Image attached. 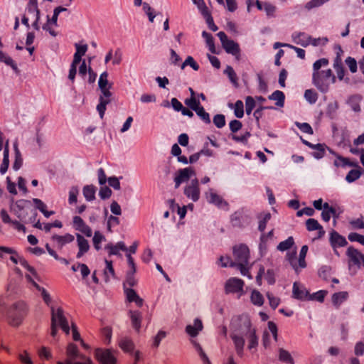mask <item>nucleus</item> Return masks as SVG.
I'll return each instance as SVG.
<instances>
[{
	"instance_id": "10",
	"label": "nucleus",
	"mask_w": 364,
	"mask_h": 364,
	"mask_svg": "<svg viewBox=\"0 0 364 364\" xmlns=\"http://www.w3.org/2000/svg\"><path fill=\"white\" fill-rule=\"evenodd\" d=\"M234 262L236 264H247L250 250L246 245L241 244L233 247Z\"/></svg>"
},
{
	"instance_id": "3",
	"label": "nucleus",
	"mask_w": 364,
	"mask_h": 364,
	"mask_svg": "<svg viewBox=\"0 0 364 364\" xmlns=\"http://www.w3.org/2000/svg\"><path fill=\"white\" fill-rule=\"evenodd\" d=\"M108 74L107 72H104L101 74L99 79V87L101 90V95L99 98V104L97 106V110L99 112L100 117L101 119L104 117L106 106L111 102L112 92L109 91V88L111 86L109 85L107 87L108 80H107Z\"/></svg>"
},
{
	"instance_id": "53",
	"label": "nucleus",
	"mask_w": 364,
	"mask_h": 364,
	"mask_svg": "<svg viewBox=\"0 0 364 364\" xmlns=\"http://www.w3.org/2000/svg\"><path fill=\"white\" fill-rule=\"evenodd\" d=\"M185 104L193 111L201 106L199 100L196 97L186 99Z\"/></svg>"
},
{
	"instance_id": "21",
	"label": "nucleus",
	"mask_w": 364,
	"mask_h": 364,
	"mask_svg": "<svg viewBox=\"0 0 364 364\" xmlns=\"http://www.w3.org/2000/svg\"><path fill=\"white\" fill-rule=\"evenodd\" d=\"M244 335L237 334L236 333H231L230 338H232L235 350L238 355L242 356L243 354V349L245 346Z\"/></svg>"
},
{
	"instance_id": "46",
	"label": "nucleus",
	"mask_w": 364,
	"mask_h": 364,
	"mask_svg": "<svg viewBox=\"0 0 364 364\" xmlns=\"http://www.w3.org/2000/svg\"><path fill=\"white\" fill-rule=\"evenodd\" d=\"M326 148V146L323 144H314V147L312 148L315 150L312 154L313 156L316 159H321L325 154Z\"/></svg>"
},
{
	"instance_id": "2",
	"label": "nucleus",
	"mask_w": 364,
	"mask_h": 364,
	"mask_svg": "<svg viewBox=\"0 0 364 364\" xmlns=\"http://www.w3.org/2000/svg\"><path fill=\"white\" fill-rule=\"evenodd\" d=\"M328 65V60L326 58H321L313 65V84L323 93L327 92L330 85L336 82V77L331 69L321 70V67H326Z\"/></svg>"
},
{
	"instance_id": "30",
	"label": "nucleus",
	"mask_w": 364,
	"mask_h": 364,
	"mask_svg": "<svg viewBox=\"0 0 364 364\" xmlns=\"http://www.w3.org/2000/svg\"><path fill=\"white\" fill-rule=\"evenodd\" d=\"M348 298V293L347 291H340L335 293L332 296V303L338 308L342 303L346 301Z\"/></svg>"
},
{
	"instance_id": "36",
	"label": "nucleus",
	"mask_w": 364,
	"mask_h": 364,
	"mask_svg": "<svg viewBox=\"0 0 364 364\" xmlns=\"http://www.w3.org/2000/svg\"><path fill=\"white\" fill-rule=\"evenodd\" d=\"M119 346L126 353H132L134 348L133 341L128 338H123L119 341Z\"/></svg>"
},
{
	"instance_id": "59",
	"label": "nucleus",
	"mask_w": 364,
	"mask_h": 364,
	"mask_svg": "<svg viewBox=\"0 0 364 364\" xmlns=\"http://www.w3.org/2000/svg\"><path fill=\"white\" fill-rule=\"evenodd\" d=\"M235 115L237 118H242L244 115V105L241 100H237L235 104Z\"/></svg>"
},
{
	"instance_id": "22",
	"label": "nucleus",
	"mask_w": 364,
	"mask_h": 364,
	"mask_svg": "<svg viewBox=\"0 0 364 364\" xmlns=\"http://www.w3.org/2000/svg\"><path fill=\"white\" fill-rule=\"evenodd\" d=\"M77 246L79 251L77 254V258H80L90 250L88 241L80 234L76 235Z\"/></svg>"
},
{
	"instance_id": "32",
	"label": "nucleus",
	"mask_w": 364,
	"mask_h": 364,
	"mask_svg": "<svg viewBox=\"0 0 364 364\" xmlns=\"http://www.w3.org/2000/svg\"><path fill=\"white\" fill-rule=\"evenodd\" d=\"M268 98L270 100L276 101L275 105L278 107H282L284 105L285 95L283 92L280 90L274 91L272 95H270Z\"/></svg>"
},
{
	"instance_id": "6",
	"label": "nucleus",
	"mask_w": 364,
	"mask_h": 364,
	"mask_svg": "<svg viewBox=\"0 0 364 364\" xmlns=\"http://www.w3.org/2000/svg\"><path fill=\"white\" fill-rule=\"evenodd\" d=\"M57 364H93L91 359L79 353L77 346L70 343L67 347V359Z\"/></svg>"
},
{
	"instance_id": "24",
	"label": "nucleus",
	"mask_w": 364,
	"mask_h": 364,
	"mask_svg": "<svg viewBox=\"0 0 364 364\" xmlns=\"http://www.w3.org/2000/svg\"><path fill=\"white\" fill-rule=\"evenodd\" d=\"M330 241L333 248L345 247L348 244L346 238L336 231L331 232Z\"/></svg>"
},
{
	"instance_id": "52",
	"label": "nucleus",
	"mask_w": 364,
	"mask_h": 364,
	"mask_svg": "<svg viewBox=\"0 0 364 364\" xmlns=\"http://www.w3.org/2000/svg\"><path fill=\"white\" fill-rule=\"evenodd\" d=\"M197 115L206 124L210 123V118L209 114L205 112L203 106L199 107L198 109L194 110Z\"/></svg>"
},
{
	"instance_id": "63",
	"label": "nucleus",
	"mask_w": 364,
	"mask_h": 364,
	"mask_svg": "<svg viewBox=\"0 0 364 364\" xmlns=\"http://www.w3.org/2000/svg\"><path fill=\"white\" fill-rule=\"evenodd\" d=\"M19 360L23 364H33V362L26 350L20 353L18 356Z\"/></svg>"
},
{
	"instance_id": "1",
	"label": "nucleus",
	"mask_w": 364,
	"mask_h": 364,
	"mask_svg": "<svg viewBox=\"0 0 364 364\" xmlns=\"http://www.w3.org/2000/svg\"><path fill=\"white\" fill-rule=\"evenodd\" d=\"M33 202L36 205V208L31 207L30 200L23 199L17 200L11 208L20 220L23 223H35L38 214L36 209L42 213L47 208L46 205L38 198H33Z\"/></svg>"
},
{
	"instance_id": "55",
	"label": "nucleus",
	"mask_w": 364,
	"mask_h": 364,
	"mask_svg": "<svg viewBox=\"0 0 364 364\" xmlns=\"http://www.w3.org/2000/svg\"><path fill=\"white\" fill-rule=\"evenodd\" d=\"M256 102L255 99L251 96H247L245 99V109L247 114H250L255 107Z\"/></svg>"
},
{
	"instance_id": "5",
	"label": "nucleus",
	"mask_w": 364,
	"mask_h": 364,
	"mask_svg": "<svg viewBox=\"0 0 364 364\" xmlns=\"http://www.w3.org/2000/svg\"><path fill=\"white\" fill-rule=\"evenodd\" d=\"M58 326H60L66 334H69L70 327L67 319L64 316L63 309L61 308L55 309L53 307H52L50 334L53 337H55L57 333Z\"/></svg>"
},
{
	"instance_id": "42",
	"label": "nucleus",
	"mask_w": 364,
	"mask_h": 364,
	"mask_svg": "<svg viewBox=\"0 0 364 364\" xmlns=\"http://www.w3.org/2000/svg\"><path fill=\"white\" fill-rule=\"evenodd\" d=\"M246 336L248 338V348L250 350L256 348L258 346V338L256 335V330L254 329L251 331Z\"/></svg>"
},
{
	"instance_id": "58",
	"label": "nucleus",
	"mask_w": 364,
	"mask_h": 364,
	"mask_svg": "<svg viewBox=\"0 0 364 364\" xmlns=\"http://www.w3.org/2000/svg\"><path fill=\"white\" fill-rule=\"evenodd\" d=\"M304 97L311 104H314L318 100L317 93L312 90H306L304 93Z\"/></svg>"
},
{
	"instance_id": "54",
	"label": "nucleus",
	"mask_w": 364,
	"mask_h": 364,
	"mask_svg": "<svg viewBox=\"0 0 364 364\" xmlns=\"http://www.w3.org/2000/svg\"><path fill=\"white\" fill-rule=\"evenodd\" d=\"M361 175V171L359 169L350 170L346 177V180L348 183H352L360 178Z\"/></svg>"
},
{
	"instance_id": "13",
	"label": "nucleus",
	"mask_w": 364,
	"mask_h": 364,
	"mask_svg": "<svg viewBox=\"0 0 364 364\" xmlns=\"http://www.w3.org/2000/svg\"><path fill=\"white\" fill-rule=\"evenodd\" d=\"M244 281L236 277H231L227 280L225 285L226 294L238 293L243 290Z\"/></svg>"
},
{
	"instance_id": "28",
	"label": "nucleus",
	"mask_w": 364,
	"mask_h": 364,
	"mask_svg": "<svg viewBox=\"0 0 364 364\" xmlns=\"http://www.w3.org/2000/svg\"><path fill=\"white\" fill-rule=\"evenodd\" d=\"M105 249L108 250L109 255H120V250H127L124 243L122 242H117L115 245L108 244L106 245Z\"/></svg>"
},
{
	"instance_id": "17",
	"label": "nucleus",
	"mask_w": 364,
	"mask_h": 364,
	"mask_svg": "<svg viewBox=\"0 0 364 364\" xmlns=\"http://www.w3.org/2000/svg\"><path fill=\"white\" fill-rule=\"evenodd\" d=\"M51 239L56 242L57 248L60 250L66 244L73 242L75 237L70 233H66L64 235H54Z\"/></svg>"
},
{
	"instance_id": "38",
	"label": "nucleus",
	"mask_w": 364,
	"mask_h": 364,
	"mask_svg": "<svg viewBox=\"0 0 364 364\" xmlns=\"http://www.w3.org/2000/svg\"><path fill=\"white\" fill-rule=\"evenodd\" d=\"M83 196L87 200L91 201L95 198L96 188L92 185H87L84 186Z\"/></svg>"
},
{
	"instance_id": "49",
	"label": "nucleus",
	"mask_w": 364,
	"mask_h": 364,
	"mask_svg": "<svg viewBox=\"0 0 364 364\" xmlns=\"http://www.w3.org/2000/svg\"><path fill=\"white\" fill-rule=\"evenodd\" d=\"M309 247L307 245L302 246L299 257V266L301 269L305 268L306 267V262L305 261V258L308 252Z\"/></svg>"
},
{
	"instance_id": "56",
	"label": "nucleus",
	"mask_w": 364,
	"mask_h": 364,
	"mask_svg": "<svg viewBox=\"0 0 364 364\" xmlns=\"http://www.w3.org/2000/svg\"><path fill=\"white\" fill-rule=\"evenodd\" d=\"M202 36L205 38L206 43L210 47L212 53L215 52L214 39L213 36L207 31H203Z\"/></svg>"
},
{
	"instance_id": "64",
	"label": "nucleus",
	"mask_w": 364,
	"mask_h": 364,
	"mask_svg": "<svg viewBox=\"0 0 364 364\" xmlns=\"http://www.w3.org/2000/svg\"><path fill=\"white\" fill-rule=\"evenodd\" d=\"M348 240L351 242H358L364 245V235L356 232H351L348 235Z\"/></svg>"
},
{
	"instance_id": "16",
	"label": "nucleus",
	"mask_w": 364,
	"mask_h": 364,
	"mask_svg": "<svg viewBox=\"0 0 364 364\" xmlns=\"http://www.w3.org/2000/svg\"><path fill=\"white\" fill-rule=\"evenodd\" d=\"M193 173L194 171L191 168L179 169L174 178L175 188H178L183 182L188 181Z\"/></svg>"
},
{
	"instance_id": "15",
	"label": "nucleus",
	"mask_w": 364,
	"mask_h": 364,
	"mask_svg": "<svg viewBox=\"0 0 364 364\" xmlns=\"http://www.w3.org/2000/svg\"><path fill=\"white\" fill-rule=\"evenodd\" d=\"M73 226L75 230H77L85 236L90 237L92 235L91 228L80 216H74L73 218Z\"/></svg>"
},
{
	"instance_id": "35",
	"label": "nucleus",
	"mask_w": 364,
	"mask_h": 364,
	"mask_svg": "<svg viewBox=\"0 0 364 364\" xmlns=\"http://www.w3.org/2000/svg\"><path fill=\"white\" fill-rule=\"evenodd\" d=\"M105 263L106 267L104 270L105 280V282H108L111 278H115V273L112 262L111 260L105 259Z\"/></svg>"
},
{
	"instance_id": "40",
	"label": "nucleus",
	"mask_w": 364,
	"mask_h": 364,
	"mask_svg": "<svg viewBox=\"0 0 364 364\" xmlns=\"http://www.w3.org/2000/svg\"><path fill=\"white\" fill-rule=\"evenodd\" d=\"M250 299L254 305L261 306L264 304V297L257 290H253L251 293Z\"/></svg>"
},
{
	"instance_id": "48",
	"label": "nucleus",
	"mask_w": 364,
	"mask_h": 364,
	"mask_svg": "<svg viewBox=\"0 0 364 364\" xmlns=\"http://www.w3.org/2000/svg\"><path fill=\"white\" fill-rule=\"evenodd\" d=\"M105 240V236L100 231L95 232V234H94V236L92 238V242H93V245L97 250H99L101 249L100 244Z\"/></svg>"
},
{
	"instance_id": "61",
	"label": "nucleus",
	"mask_w": 364,
	"mask_h": 364,
	"mask_svg": "<svg viewBox=\"0 0 364 364\" xmlns=\"http://www.w3.org/2000/svg\"><path fill=\"white\" fill-rule=\"evenodd\" d=\"M142 5H143V10L146 13V14L148 16L149 21L153 22L154 19L156 16V15L154 14V9L146 2L143 3Z\"/></svg>"
},
{
	"instance_id": "12",
	"label": "nucleus",
	"mask_w": 364,
	"mask_h": 364,
	"mask_svg": "<svg viewBox=\"0 0 364 364\" xmlns=\"http://www.w3.org/2000/svg\"><path fill=\"white\" fill-rule=\"evenodd\" d=\"M250 222L249 215L243 210H238L231 215V223L234 227L242 228L247 225Z\"/></svg>"
},
{
	"instance_id": "29",
	"label": "nucleus",
	"mask_w": 364,
	"mask_h": 364,
	"mask_svg": "<svg viewBox=\"0 0 364 364\" xmlns=\"http://www.w3.org/2000/svg\"><path fill=\"white\" fill-rule=\"evenodd\" d=\"M75 48H76V52L74 54V58H73V60L72 63L77 65L82 60V56H83L85 54V53L87 52V45L80 46V45H78L76 43Z\"/></svg>"
},
{
	"instance_id": "57",
	"label": "nucleus",
	"mask_w": 364,
	"mask_h": 364,
	"mask_svg": "<svg viewBox=\"0 0 364 364\" xmlns=\"http://www.w3.org/2000/svg\"><path fill=\"white\" fill-rule=\"evenodd\" d=\"M46 248L49 255L53 257L55 259L60 261L61 262L64 263L66 265L69 264V262L67 259L59 257L56 252L54 250H53L48 244L46 245Z\"/></svg>"
},
{
	"instance_id": "37",
	"label": "nucleus",
	"mask_w": 364,
	"mask_h": 364,
	"mask_svg": "<svg viewBox=\"0 0 364 364\" xmlns=\"http://www.w3.org/2000/svg\"><path fill=\"white\" fill-rule=\"evenodd\" d=\"M279 360L281 362L288 364L294 363V359L290 353L282 348L279 349Z\"/></svg>"
},
{
	"instance_id": "45",
	"label": "nucleus",
	"mask_w": 364,
	"mask_h": 364,
	"mask_svg": "<svg viewBox=\"0 0 364 364\" xmlns=\"http://www.w3.org/2000/svg\"><path fill=\"white\" fill-rule=\"evenodd\" d=\"M67 11L66 8L62 6H58L54 9L53 15L51 18L48 16V20L46 23H49V25L57 26L58 17L60 12Z\"/></svg>"
},
{
	"instance_id": "41",
	"label": "nucleus",
	"mask_w": 364,
	"mask_h": 364,
	"mask_svg": "<svg viewBox=\"0 0 364 364\" xmlns=\"http://www.w3.org/2000/svg\"><path fill=\"white\" fill-rule=\"evenodd\" d=\"M210 203L216 205L218 207H223V205H227V203L224 201L221 196L215 193L211 192L208 198Z\"/></svg>"
},
{
	"instance_id": "11",
	"label": "nucleus",
	"mask_w": 364,
	"mask_h": 364,
	"mask_svg": "<svg viewBox=\"0 0 364 364\" xmlns=\"http://www.w3.org/2000/svg\"><path fill=\"white\" fill-rule=\"evenodd\" d=\"M184 195L193 202H196L200 198V191L199 188V182L197 178L191 181V183L186 186L183 191Z\"/></svg>"
},
{
	"instance_id": "19",
	"label": "nucleus",
	"mask_w": 364,
	"mask_h": 364,
	"mask_svg": "<svg viewBox=\"0 0 364 364\" xmlns=\"http://www.w3.org/2000/svg\"><path fill=\"white\" fill-rule=\"evenodd\" d=\"M293 297L299 300H309L310 294L303 287H300L297 282L293 284Z\"/></svg>"
},
{
	"instance_id": "34",
	"label": "nucleus",
	"mask_w": 364,
	"mask_h": 364,
	"mask_svg": "<svg viewBox=\"0 0 364 364\" xmlns=\"http://www.w3.org/2000/svg\"><path fill=\"white\" fill-rule=\"evenodd\" d=\"M272 215L269 213H260L257 218L259 220L258 230L260 232H264L267 223L270 220Z\"/></svg>"
},
{
	"instance_id": "50",
	"label": "nucleus",
	"mask_w": 364,
	"mask_h": 364,
	"mask_svg": "<svg viewBox=\"0 0 364 364\" xmlns=\"http://www.w3.org/2000/svg\"><path fill=\"white\" fill-rule=\"evenodd\" d=\"M135 272H127L126 280L123 284L124 289H125V287H127V286L131 288L136 284L137 282L134 276Z\"/></svg>"
},
{
	"instance_id": "8",
	"label": "nucleus",
	"mask_w": 364,
	"mask_h": 364,
	"mask_svg": "<svg viewBox=\"0 0 364 364\" xmlns=\"http://www.w3.org/2000/svg\"><path fill=\"white\" fill-rule=\"evenodd\" d=\"M218 36L225 50L228 53L234 55L236 59L239 60L240 58V48L239 44L232 40L228 39L227 35L223 31H220L218 33Z\"/></svg>"
},
{
	"instance_id": "7",
	"label": "nucleus",
	"mask_w": 364,
	"mask_h": 364,
	"mask_svg": "<svg viewBox=\"0 0 364 364\" xmlns=\"http://www.w3.org/2000/svg\"><path fill=\"white\" fill-rule=\"evenodd\" d=\"M230 328L232 330V333L245 336H247L251 331L255 329L252 328L251 321L246 315H241L232 318L230 323Z\"/></svg>"
},
{
	"instance_id": "43",
	"label": "nucleus",
	"mask_w": 364,
	"mask_h": 364,
	"mask_svg": "<svg viewBox=\"0 0 364 364\" xmlns=\"http://www.w3.org/2000/svg\"><path fill=\"white\" fill-rule=\"evenodd\" d=\"M333 67L336 71L338 77L340 80H343L345 75V69L343 66L341 60L339 57H336V58L335 59Z\"/></svg>"
},
{
	"instance_id": "25",
	"label": "nucleus",
	"mask_w": 364,
	"mask_h": 364,
	"mask_svg": "<svg viewBox=\"0 0 364 364\" xmlns=\"http://www.w3.org/2000/svg\"><path fill=\"white\" fill-rule=\"evenodd\" d=\"M306 227L309 231L318 230V237H322L325 235L323 227L314 218H309L306 222Z\"/></svg>"
},
{
	"instance_id": "23",
	"label": "nucleus",
	"mask_w": 364,
	"mask_h": 364,
	"mask_svg": "<svg viewBox=\"0 0 364 364\" xmlns=\"http://www.w3.org/2000/svg\"><path fill=\"white\" fill-rule=\"evenodd\" d=\"M27 281L31 283L37 290L41 291V296L45 303L48 306L50 304L51 298L49 293L43 287H40L31 277L30 274H26L25 276Z\"/></svg>"
},
{
	"instance_id": "14",
	"label": "nucleus",
	"mask_w": 364,
	"mask_h": 364,
	"mask_svg": "<svg viewBox=\"0 0 364 364\" xmlns=\"http://www.w3.org/2000/svg\"><path fill=\"white\" fill-rule=\"evenodd\" d=\"M346 255L349 258V266L355 265L358 268L360 267L364 255L359 252L357 249L350 246L348 248Z\"/></svg>"
},
{
	"instance_id": "18",
	"label": "nucleus",
	"mask_w": 364,
	"mask_h": 364,
	"mask_svg": "<svg viewBox=\"0 0 364 364\" xmlns=\"http://www.w3.org/2000/svg\"><path fill=\"white\" fill-rule=\"evenodd\" d=\"M124 291L128 302H134L138 307L142 306L144 300L137 294L135 290L132 288L125 287Z\"/></svg>"
},
{
	"instance_id": "27",
	"label": "nucleus",
	"mask_w": 364,
	"mask_h": 364,
	"mask_svg": "<svg viewBox=\"0 0 364 364\" xmlns=\"http://www.w3.org/2000/svg\"><path fill=\"white\" fill-rule=\"evenodd\" d=\"M129 316L133 328L139 332L141 328L142 314L139 311H129Z\"/></svg>"
},
{
	"instance_id": "60",
	"label": "nucleus",
	"mask_w": 364,
	"mask_h": 364,
	"mask_svg": "<svg viewBox=\"0 0 364 364\" xmlns=\"http://www.w3.org/2000/svg\"><path fill=\"white\" fill-rule=\"evenodd\" d=\"M296 126L304 133L309 134H313V129L311 127V125L308 123L304 122H296Z\"/></svg>"
},
{
	"instance_id": "44",
	"label": "nucleus",
	"mask_w": 364,
	"mask_h": 364,
	"mask_svg": "<svg viewBox=\"0 0 364 364\" xmlns=\"http://www.w3.org/2000/svg\"><path fill=\"white\" fill-rule=\"evenodd\" d=\"M224 73L228 76L230 82L237 87L238 86V77L234 69L231 66L228 65L224 70Z\"/></svg>"
},
{
	"instance_id": "31",
	"label": "nucleus",
	"mask_w": 364,
	"mask_h": 364,
	"mask_svg": "<svg viewBox=\"0 0 364 364\" xmlns=\"http://www.w3.org/2000/svg\"><path fill=\"white\" fill-rule=\"evenodd\" d=\"M296 250H294L292 252H289L287 253L286 258L289 262L290 265L295 270L296 274H299V269H301L299 266V259H296Z\"/></svg>"
},
{
	"instance_id": "4",
	"label": "nucleus",
	"mask_w": 364,
	"mask_h": 364,
	"mask_svg": "<svg viewBox=\"0 0 364 364\" xmlns=\"http://www.w3.org/2000/svg\"><path fill=\"white\" fill-rule=\"evenodd\" d=\"M28 312V307L24 301H18L13 304L8 309L6 316L10 326L17 327L21 324Z\"/></svg>"
},
{
	"instance_id": "33",
	"label": "nucleus",
	"mask_w": 364,
	"mask_h": 364,
	"mask_svg": "<svg viewBox=\"0 0 364 364\" xmlns=\"http://www.w3.org/2000/svg\"><path fill=\"white\" fill-rule=\"evenodd\" d=\"M336 214V209L331 206L328 203L323 204V210L321 213V218L325 222H328L331 216Z\"/></svg>"
},
{
	"instance_id": "9",
	"label": "nucleus",
	"mask_w": 364,
	"mask_h": 364,
	"mask_svg": "<svg viewBox=\"0 0 364 364\" xmlns=\"http://www.w3.org/2000/svg\"><path fill=\"white\" fill-rule=\"evenodd\" d=\"M95 355L100 364H117L116 352L111 349L97 348Z\"/></svg>"
},
{
	"instance_id": "26",
	"label": "nucleus",
	"mask_w": 364,
	"mask_h": 364,
	"mask_svg": "<svg viewBox=\"0 0 364 364\" xmlns=\"http://www.w3.org/2000/svg\"><path fill=\"white\" fill-rule=\"evenodd\" d=\"M203 329V323L201 320L199 318H196L194 320V325H188L186 327V331L188 334H189L191 337H196L199 331Z\"/></svg>"
},
{
	"instance_id": "47",
	"label": "nucleus",
	"mask_w": 364,
	"mask_h": 364,
	"mask_svg": "<svg viewBox=\"0 0 364 364\" xmlns=\"http://www.w3.org/2000/svg\"><path fill=\"white\" fill-rule=\"evenodd\" d=\"M294 245V240L293 237H289L284 241H282L279 243L277 246V250L279 251H285L289 250Z\"/></svg>"
},
{
	"instance_id": "20",
	"label": "nucleus",
	"mask_w": 364,
	"mask_h": 364,
	"mask_svg": "<svg viewBox=\"0 0 364 364\" xmlns=\"http://www.w3.org/2000/svg\"><path fill=\"white\" fill-rule=\"evenodd\" d=\"M295 43L307 47L311 43V36L304 32H294L291 36Z\"/></svg>"
},
{
	"instance_id": "62",
	"label": "nucleus",
	"mask_w": 364,
	"mask_h": 364,
	"mask_svg": "<svg viewBox=\"0 0 364 364\" xmlns=\"http://www.w3.org/2000/svg\"><path fill=\"white\" fill-rule=\"evenodd\" d=\"M213 123L218 128H222L225 125V118L223 114H218L213 117Z\"/></svg>"
},
{
	"instance_id": "39",
	"label": "nucleus",
	"mask_w": 364,
	"mask_h": 364,
	"mask_svg": "<svg viewBox=\"0 0 364 364\" xmlns=\"http://www.w3.org/2000/svg\"><path fill=\"white\" fill-rule=\"evenodd\" d=\"M9 146H8V142H7L5 146L4 151L3 161L0 166V173L1 174L5 173L9 168Z\"/></svg>"
},
{
	"instance_id": "51",
	"label": "nucleus",
	"mask_w": 364,
	"mask_h": 364,
	"mask_svg": "<svg viewBox=\"0 0 364 364\" xmlns=\"http://www.w3.org/2000/svg\"><path fill=\"white\" fill-rule=\"evenodd\" d=\"M191 66L194 70L197 71L199 70V65L195 61L194 58L192 56H188L185 61L181 64V68L184 69L186 66Z\"/></svg>"
}]
</instances>
